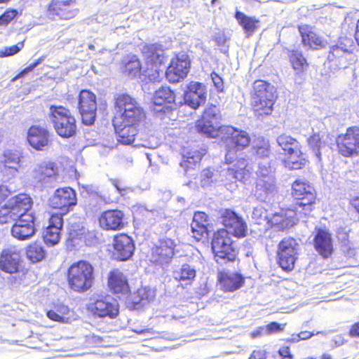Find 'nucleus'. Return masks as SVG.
<instances>
[{
    "mask_svg": "<svg viewBox=\"0 0 359 359\" xmlns=\"http://www.w3.org/2000/svg\"><path fill=\"white\" fill-rule=\"evenodd\" d=\"M198 128L208 137H221L226 149V163H232L236 158V153L245 149L250 143V137L246 131L232 126H223L217 129L211 125L201 122L198 124Z\"/></svg>",
    "mask_w": 359,
    "mask_h": 359,
    "instance_id": "1",
    "label": "nucleus"
},
{
    "mask_svg": "<svg viewBox=\"0 0 359 359\" xmlns=\"http://www.w3.org/2000/svg\"><path fill=\"white\" fill-rule=\"evenodd\" d=\"M144 116L142 108L128 95H121L116 98L114 126L124 123L137 127Z\"/></svg>",
    "mask_w": 359,
    "mask_h": 359,
    "instance_id": "2",
    "label": "nucleus"
},
{
    "mask_svg": "<svg viewBox=\"0 0 359 359\" xmlns=\"http://www.w3.org/2000/svg\"><path fill=\"white\" fill-rule=\"evenodd\" d=\"M276 98V90L273 85L261 80L254 83L251 105L256 116L271 114Z\"/></svg>",
    "mask_w": 359,
    "mask_h": 359,
    "instance_id": "3",
    "label": "nucleus"
},
{
    "mask_svg": "<svg viewBox=\"0 0 359 359\" xmlns=\"http://www.w3.org/2000/svg\"><path fill=\"white\" fill-rule=\"evenodd\" d=\"M68 284L76 292H86L93 285L94 268L86 261L74 263L68 269Z\"/></svg>",
    "mask_w": 359,
    "mask_h": 359,
    "instance_id": "4",
    "label": "nucleus"
},
{
    "mask_svg": "<svg viewBox=\"0 0 359 359\" xmlns=\"http://www.w3.org/2000/svg\"><path fill=\"white\" fill-rule=\"evenodd\" d=\"M276 142L287 156V159L284 161L287 168L298 170L306 165V156L302 151V145L295 138L282 134L277 137Z\"/></svg>",
    "mask_w": 359,
    "mask_h": 359,
    "instance_id": "5",
    "label": "nucleus"
},
{
    "mask_svg": "<svg viewBox=\"0 0 359 359\" xmlns=\"http://www.w3.org/2000/svg\"><path fill=\"white\" fill-rule=\"evenodd\" d=\"M48 118L58 135L62 137H70L76 134V124L75 118L69 110L62 106L51 105Z\"/></svg>",
    "mask_w": 359,
    "mask_h": 359,
    "instance_id": "6",
    "label": "nucleus"
},
{
    "mask_svg": "<svg viewBox=\"0 0 359 359\" xmlns=\"http://www.w3.org/2000/svg\"><path fill=\"white\" fill-rule=\"evenodd\" d=\"M142 53L144 56L146 67L144 72L149 81H160L163 73L160 66L166 61L165 50L161 45L151 44L144 46Z\"/></svg>",
    "mask_w": 359,
    "mask_h": 359,
    "instance_id": "7",
    "label": "nucleus"
},
{
    "mask_svg": "<svg viewBox=\"0 0 359 359\" xmlns=\"http://www.w3.org/2000/svg\"><path fill=\"white\" fill-rule=\"evenodd\" d=\"M211 244L217 262L224 264L236 259V252L228 230L219 229L215 233Z\"/></svg>",
    "mask_w": 359,
    "mask_h": 359,
    "instance_id": "8",
    "label": "nucleus"
},
{
    "mask_svg": "<svg viewBox=\"0 0 359 359\" xmlns=\"http://www.w3.org/2000/svg\"><path fill=\"white\" fill-rule=\"evenodd\" d=\"M32 206L31 198L26 194H20L11 198L0 209V224L13 222L22 213L27 212Z\"/></svg>",
    "mask_w": 359,
    "mask_h": 359,
    "instance_id": "9",
    "label": "nucleus"
},
{
    "mask_svg": "<svg viewBox=\"0 0 359 359\" xmlns=\"http://www.w3.org/2000/svg\"><path fill=\"white\" fill-rule=\"evenodd\" d=\"M292 195L298 201L295 206L297 211L307 215L312 210V204L316 198L314 189L305 182L296 180L292 184Z\"/></svg>",
    "mask_w": 359,
    "mask_h": 359,
    "instance_id": "10",
    "label": "nucleus"
},
{
    "mask_svg": "<svg viewBox=\"0 0 359 359\" xmlns=\"http://www.w3.org/2000/svg\"><path fill=\"white\" fill-rule=\"evenodd\" d=\"M299 245L290 237L283 238L278 244V257L280 267L286 271H292L298 259Z\"/></svg>",
    "mask_w": 359,
    "mask_h": 359,
    "instance_id": "11",
    "label": "nucleus"
},
{
    "mask_svg": "<svg viewBox=\"0 0 359 359\" xmlns=\"http://www.w3.org/2000/svg\"><path fill=\"white\" fill-rule=\"evenodd\" d=\"M88 311L97 318H116L119 312L118 303L111 297L92 298L87 306Z\"/></svg>",
    "mask_w": 359,
    "mask_h": 359,
    "instance_id": "12",
    "label": "nucleus"
},
{
    "mask_svg": "<svg viewBox=\"0 0 359 359\" xmlns=\"http://www.w3.org/2000/svg\"><path fill=\"white\" fill-rule=\"evenodd\" d=\"M34 180L41 186L53 187L60 179L58 168L52 161L37 164L32 172Z\"/></svg>",
    "mask_w": 359,
    "mask_h": 359,
    "instance_id": "13",
    "label": "nucleus"
},
{
    "mask_svg": "<svg viewBox=\"0 0 359 359\" xmlns=\"http://www.w3.org/2000/svg\"><path fill=\"white\" fill-rule=\"evenodd\" d=\"M338 151L348 157L359 153V128L349 127L344 134L339 135L336 140Z\"/></svg>",
    "mask_w": 359,
    "mask_h": 359,
    "instance_id": "14",
    "label": "nucleus"
},
{
    "mask_svg": "<svg viewBox=\"0 0 359 359\" xmlns=\"http://www.w3.org/2000/svg\"><path fill=\"white\" fill-rule=\"evenodd\" d=\"M78 108L85 125H92L95 120L97 102L95 95L86 90H83L79 95Z\"/></svg>",
    "mask_w": 359,
    "mask_h": 359,
    "instance_id": "15",
    "label": "nucleus"
},
{
    "mask_svg": "<svg viewBox=\"0 0 359 359\" xmlns=\"http://www.w3.org/2000/svg\"><path fill=\"white\" fill-rule=\"evenodd\" d=\"M77 198L75 191L70 187L60 188L55 191L49 199L50 205L55 209H60L65 212L76 205Z\"/></svg>",
    "mask_w": 359,
    "mask_h": 359,
    "instance_id": "16",
    "label": "nucleus"
},
{
    "mask_svg": "<svg viewBox=\"0 0 359 359\" xmlns=\"http://www.w3.org/2000/svg\"><path fill=\"white\" fill-rule=\"evenodd\" d=\"M190 61L188 55L182 53L172 59L165 72L167 79L172 83L179 82L185 78L189 72Z\"/></svg>",
    "mask_w": 359,
    "mask_h": 359,
    "instance_id": "17",
    "label": "nucleus"
},
{
    "mask_svg": "<svg viewBox=\"0 0 359 359\" xmlns=\"http://www.w3.org/2000/svg\"><path fill=\"white\" fill-rule=\"evenodd\" d=\"M303 214L294 210H282L279 213L273 214L267 220V229L275 227L278 230H285L292 226L296 221L303 218Z\"/></svg>",
    "mask_w": 359,
    "mask_h": 359,
    "instance_id": "18",
    "label": "nucleus"
},
{
    "mask_svg": "<svg viewBox=\"0 0 359 359\" xmlns=\"http://www.w3.org/2000/svg\"><path fill=\"white\" fill-rule=\"evenodd\" d=\"M206 97L207 88L205 85L196 81L189 83L184 95L185 103L195 109L205 102Z\"/></svg>",
    "mask_w": 359,
    "mask_h": 359,
    "instance_id": "19",
    "label": "nucleus"
},
{
    "mask_svg": "<svg viewBox=\"0 0 359 359\" xmlns=\"http://www.w3.org/2000/svg\"><path fill=\"white\" fill-rule=\"evenodd\" d=\"M11 229L12 235L18 240L24 241L30 238L35 233L34 217L27 212L20 216Z\"/></svg>",
    "mask_w": 359,
    "mask_h": 359,
    "instance_id": "20",
    "label": "nucleus"
},
{
    "mask_svg": "<svg viewBox=\"0 0 359 359\" xmlns=\"http://www.w3.org/2000/svg\"><path fill=\"white\" fill-rule=\"evenodd\" d=\"M174 241L170 238H163L152 248L151 261L159 264L169 263L174 255Z\"/></svg>",
    "mask_w": 359,
    "mask_h": 359,
    "instance_id": "21",
    "label": "nucleus"
},
{
    "mask_svg": "<svg viewBox=\"0 0 359 359\" xmlns=\"http://www.w3.org/2000/svg\"><path fill=\"white\" fill-rule=\"evenodd\" d=\"M27 141L30 146L36 150L43 151L51 143L50 134L44 127L32 126L27 133Z\"/></svg>",
    "mask_w": 359,
    "mask_h": 359,
    "instance_id": "22",
    "label": "nucleus"
},
{
    "mask_svg": "<svg viewBox=\"0 0 359 359\" xmlns=\"http://www.w3.org/2000/svg\"><path fill=\"white\" fill-rule=\"evenodd\" d=\"M222 222L230 234L236 237H244L247 231V225L241 217H239L234 212L225 210L222 213Z\"/></svg>",
    "mask_w": 359,
    "mask_h": 359,
    "instance_id": "23",
    "label": "nucleus"
},
{
    "mask_svg": "<svg viewBox=\"0 0 359 359\" xmlns=\"http://www.w3.org/2000/svg\"><path fill=\"white\" fill-rule=\"evenodd\" d=\"M21 262L20 252L15 248L4 250L0 257V269L9 273L18 271Z\"/></svg>",
    "mask_w": 359,
    "mask_h": 359,
    "instance_id": "24",
    "label": "nucleus"
},
{
    "mask_svg": "<svg viewBox=\"0 0 359 359\" xmlns=\"http://www.w3.org/2000/svg\"><path fill=\"white\" fill-rule=\"evenodd\" d=\"M100 224L107 230H120L125 226V215L119 210L104 211L100 217Z\"/></svg>",
    "mask_w": 359,
    "mask_h": 359,
    "instance_id": "25",
    "label": "nucleus"
},
{
    "mask_svg": "<svg viewBox=\"0 0 359 359\" xmlns=\"http://www.w3.org/2000/svg\"><path fill=\"white\" fill-rule=\"evenodd\" d=\"M63 225V219L60 215H53L49 219V224L43 232L44 242L50 246L60 241V231Z\"/></svg>",
    "mask_w": 359,
    "mask_h": 359,
    "instance_id": "26",
    "label": "nucleus"
},
{
    "mask_svg": "<svg viewBox=\"0 0 359 359\" xmlns=\"http://www.w3.org/2000/svg\"><path fill=\"white\" fill-rule=\"evenodd\" d=\"M113 246L117 258L120 260L129 259L135 249L131 238L123 233L114 237Z\"/></svg>",
    "mask_w": 359,
    "mask_h": 359,
    "instance_id": "27",
    "label": "nucleus"
},
{
    "mask_svg": "<svg viewBox=\"0 0 359 359\" xmlns=\"http://www.w3.org/2000/svg\"><path fill=\"white\" fill-rule=\"evenodd\" d=\"M298 29L302 36V42L304 46H308L312 49H318L325 46L326 42L313 32L311 26L303 25L299 26Z\"/></svg>",
    "mask_w": 359,
    "mask_h": 359,
    "instance_id": "28",
    "label": "nucleus"
},
{
    "mask_svg": "<svg viewBox=\"0 0 359 359\" xmlns=\"http://www.w3.org/2000/svg\"><path fill=\"white\" fill-rule=\"evenodd\" d=\"M74 0H52L48 8L49 15H57L63 19L74 18L76 13V9H69Z\"/></svg>",
    "mask_w": 359,
    "mask_h": 359,
    "instance_id": "29",
    "label": "nucleus"
},
{
    "mask_svg": "<svg viewBox=\"0 0 359 359\" xmlns=\"http://www.w3.org/2000/svg\"><path fill=\"white\" fill-rule=\"evenodd\" d=\"M314 245L320 255L323 257H328L333 250L330 233L325 230L318 229L314 238Z\"/></svg>",
    "mask_w": 359,
    "mask_h": 359,
    "instance_id": "30",
    "label": "nucleus"
},
{
    "mask_svg": "<svg viewBox=\"0 0 359 359\" xmlns=\"http://www.w3.org/2000/svg\"><path fill=\"white\" fill-rule=\"evenodd\" d=\"M22 153L20 151H7L4 154L3 172L6 174L15 175L22 167Z\"/></svg>",
    "mask_w": 359,
    "mask_h": 359,
    "instance_id": "31",
    "label": "nucleus"
},
{
    "mask_svg": "<svg viewBox=\"0 0 359 359\" xmlns=\"http://www.w3.org/2000/svg\"><path fill=\"white\" fill-rule=\"evenodd\" d=\"M276 192V181L274 177L258 178L255 190V196L262 201H265Z\"/></svg>",
    "mask_w": 359,
    "mask_h": 359,
    "instance_id": "32",
    "label": "nucleus"
},
{
    "mask_svg": "<svg viewBox=\"0 0 359 359\" xmlns=\"http://www.w3.org/2000/svg\"><path fill=\"white\" fill-rule=\"evenodd\" d=\"M208 217L203 212H195L191 223V229L194 237L201 240L203 237L208 236Z\"/></svg>",
    "mask_w": 359,
    "mask_h": 359,
    "instance_id": "33",
    "label": "nucleus"
},
{
    "mask_svg": "<svg viewBox=\"0 0 359 359\" xmlns=\"http://www.w3.org/2000/svg\"><path fill=\"white\" fill-rule=\"evenodd\" d=\"M219 280L224 291L233 292L244 285V278L238 273H221Z\"/></svg>",
    "mask_w": 359,
    "mask_h": 359,
    "instance_id": "34",
    "label": "nucleus"
},
{
    "mask_svg": "<svg viewBox=\"0 0 359 359\" xmlns=\"http://www.w3.org/2000/svg\"><path fill=\"white\" fill-rule=\"evenodd\" d=\"M109 286L114 293L126 294L129 291V286L126 277L118 270H114L109 277Z\"/></svg>",
    "mask_w": 359,
    "mask_h": 359,
    "instance_id": "35",
    "label": "nucleus"
},
{
    "mask_svg": "<svg viewBox=\"0 0 359 359\" xmlns=\"http://www.w3.org/2000/svg\"><path fill=\"white\" fill-rule=\"evenodd\" d=\"M351 54L346 45L344 46L337 45L332 46L331 50L327 56V59L330 62L336 61L339 68L346 67L348 62H346V57Z\"/></svg>",
    "mask_w": 359,
    "mask_h": 359,
    "instance_id": "36",
    "label": "nucleus"
},
{
    "mask_svg": "<svg viewBox=\"0 0 359 359\" xmlns=\"http://www.w3.org/2000/svg\"><path fill=\"white\" fill-rule=\"evenodd\" d=\"M117 134V140L123 144H130L135 140L137 135V127L121 123V126H114Z\"/></svg>",
    "mask_w": 359,
    "mask_h": 359,
    "instance_id": "37",
    "label": "nucleus"
},
{
    "mask_svg": "<svg viewBox=\"0 0 359 359\" xmlns=\"http://www.w3.org/2000/svg\"><path fill=\"white\" fill-rule=\"evenodd\" d=\"M228 175L238 181L249 178L250 170L248 168L247 160L244 158L237 159L233 167L228 169Z\"/></svg>",
    "mask_w": 359,
    "mask_h": 359,
    "instance_id": "38",
    "label": "nucleus"
},
{
    "mask_svg": "<svg viewBox=\"0 0 359 359\" xmlns=\"http://www.w3.org/2000/svg\"><path fill=\"white\" fill-rule=\"evenodd\" d=\"M203 155L204 152L198 150H184L182 154L183 161L180 163V165L187 171L188 169L193 168L198 163Z\"/></svg>",
    "mask_w": 359,
    "mask_h": 359,
    "instance_id": "39",
    "label": "nucleus"
},
{
    "mask_svg": "<svg viewBox=\"0 0 359 359\" xmlns=\"http://www.w3.org/2000/svg\"><path fill=\"white\" fill-rule=\"evenodd\" d=\"M175 98V93L169 87L162 86L155 92L153 101L155 105L161 106L174 102Z\"/></svg>",
    "mask_w": 359,
    "mask_h": 359,
    "instance_id": "40",
    "label": "nucleus"
},
{
    "mask_svg": "<svg viewBox=\"0 0 359 359\" xmlns=\"http://www.w3.org/2000/svg\"><path fill=\"white\" fill-rule=\"evenodd\" d=\"M236 18L248 35H251L259 27V21L258 20L248 17L240 11L236 12Z\"/></svg>",
    "mask_w": 359,
    "mask_h": 359,
    "instance_id": "41",
    "label": "nucleus"
},
{
    "mask_svg": "<svg viewBox=\"0 0 359 359\" xmlns=\"http://www.w3.org/2000/svg\"><path fill=\"white\" fill-rule=\"evenodd\" d=\"M144 70H145V67H142L139 59L135 55L128 57L125 64V73L131 77H136L142 73L145 75Z\"/></svg>",
    "mask_w": 359,
    "mask_h": 359,
    "instance_id": "42",
    "label": "nucleus"
},
{
    "mask_svg": "<svg viewBox=\"0 0 359 359\" xmlns=\"http://www.w3.org/2000/svg\"><path fill=\"white\" fill-rule=\"evenodd\" d=\"M196 270L189 264H184L181 268L175 271V278L180 283L190 284L196 277Z\"/></svg>",
    "mask_w": 359,
    "mask_h": 359,
    "instance_id": "43",
    "label": "nucleus"
},
{
    "mask_svg": "<svg viewBox=\"0 0 359 359\" xmlns=\"http://www.w3.org/2000/svg\"><path fill=\"white\" fill-rule=\"evenodd\" d=\"M322 138L323 136L319 133H315L307 140L309 147L318 159H320V149L325 144Z\"/></svg>",
    "mask_w": 359,
    "mask_h": 359,
    "instance_id": "44",
    "label": "nucleus"
},
{
    "mask_svg": "<svg viewBox=\"0 0 359 359\" xmlns=\"http://www.w3.org/2000/svg\"><path fill=\"white\" fill-rule=\"evenodd\" d=\"M27 256L33 262L42 260L45 257V251L38 243L30 245L27 249Z\"/></svg>",
    "mask_w": 359,
    "mask_h": 359,
    "instance_id": "45",
    "label": "nucleus"
},
{
    "mask_svg": "<svg viewBox=\"0 0 359 359\" xmlns=\"http://www.w3.org/2000/svg\"><path fill=\"white\" fill-rule=\"evenodd\" d=\"M290 58L293 68L297 71L303 72L308 66L306 60L299 51H292Z\"/></svg>",
    "mask_w": 359,
    "mask_h": 359,
    "instance_id": "46",
    "label": "nucleus"
},
{
    "mask_svg": "<svg viewBox=\"0 0 359 359\" xmlns=\"http://www.w3.org/2000/svg\"><path fill=\"white\" fill-rule=\"evenodd\" d=\"M137 296L139 298L138 303L143 306L154 299L156 292L152 288L142 287L137 290Z\"/></svg>",
    "mask_w": 359,
    "mask_h": 359,
    "instance_id": "47",
    "label": "nucleus"
},
{
    "mask_svg": "<svg viewBox=\"0 0 359 359\" xmlns=\"http://www.w3.org/2000/svg\"><path fill=\"white\" fill-rule=\"evenodd\" d=\"M257 159L268 160L270 156V145L269 141L262 140L259 145L254 147Z\"/></svg>",
    "mask_w": 359,
    "mask_h": 359,
    "instance_id": "48",
    "label": "nucleus"
},
{
    "mask_svg": "<svg viewBox=\"0 0 359 359\" xmlns=\"http://www.w3.org/2000/svg\"><path fill=\"white\" fill-rule=\"evenodd\" d=\"M269 217V215L267 211L261 206L255 208L252 213V219L258 224L266 223V228H267Z\"/></svg>",
    "mask_w": 359,
    "mask_h": 359,
    "instance_id": "49",
    "label": "nucleus"
},
{
    "mask_svg": "<svg viewBox=\"0 0 359 359\" xmlns=\"http://www.w3.org/2000/svg\"><path fill=\"white\" fill-rule=\"evenodd\" d=\"M259 178L274 177L273 169L269 160L259 161L258 162Z\"/></svg>",
    "mask_w": 359,
    "mask_h": 359,
    "instance_id": "50",
    "label": "nucleus"
},
{
    "mask_svg": "<svg viewBox=\"0 0 359 359\" xmlns=\"http://www.w3.org/2000/svg\"><path fill=\"white\" fill-rule=\"evenodd\" d=\"M217 115V109L215 106H211V107H208V109H206L205 111H204L203 120L199 121L196 124V128H197L198 131L202 133L198 128V124L201 122H202L206 125H211L212 127H214L212 126V124L210 123V119L216 118Z\"/></svg>",
    "mask_w": 359,
    "mask_h": 359,
    "instance_id": "51",
    "label": "nucleus"
},
{
    "mask_svg": "<svg viewBox=\"0 0 359 359\" xmlns=\"http://www.w3.org/2000/svg\"><path fill=\"white\" fill-rule=\"evenodd\" d=\"M24 47V41L18 43L9 47H4L0 50V57H8L18 53Z\"/></svg>",
    "mask_w": 359,
    "mask_h": 359,
    "instance_id": "52",
    "label": "nucleus"
},
{
    "mask_svg": "<svg viewBox=\"0 0 359 359\" xmlns=\"http://www.w3.org/2000/svg\"><path fill=\"white\" fill-rule=\"evenodd\" d=\"M214 181V172L210 168L203 170L201 174V184L202 187H207Z\"/></svg>",
    "mask_w": 359,
    "mask_h": 359,
    "instance_id": "53",
    "label": "nucleus"
},
{
    "mask_svg": "<svg viewBox=\"0 0 359 359\" xmlns=\"http://www.w3.org/2000/svg\"><path fill=\"white\" fill-rule=\"evenodd\" d=\"M86 233V229L82 226L81 228H75L72 226L69 230V238L74 242L77 240H83Z\"/></svg>",
    "mask_w": 359,
    "mask_h": 359,
    "instance_id": "54",
    "label": "nucleus"
},
{
    "mask_svg": "<svg viewBox=\"0 0 359 359\" xmlns=\"http://www.w3.org/2000/svg\"><path fill=\"white\" fill-rule=\"evenodd\" d=\"M18 14V11L15 9L6 11L0 16V25L7 26L8 23L13 20Z\"/></svg>",
    "mask_w": 359,
    "mask_h": 359,
    "instance_id": "55",
    "label": "nucleus"
},
{
    "mask_svg": "<svg viewBox=\"0 0 359 359\" xmlns=\"http://www.w3.org/2000/svg\"><path fill=\"white\" fill-rule=\"evenodd\" d=\"M215 42L217 45L220 47L222 52L225 53L228 51V39L223 33H218L215 36Z\"/></svg>",
    "mask_w": 359,
    "mask_h": 359,
    "instance_id": "56",
    "label": "nucleus"
},
{
    "mask_svg": "<svg viewBox=\"0 0 359 359\" xmlns=\"http://www.w3.org/2000/svg\"><path fill=\"white\" fill-rule=\"evenodd\" d=\"M213 85L218 93L224 92V85L222 78L215 72L210 74Z\"/></svg>",
    "mask_w": 359,
    "mask_h": 359,
    "instance_id": "57",
    "label": "nucleus"
},
{
    "mask_svg": "<svg viewBox=\"0 0 359 359\" xmlns=\"http://www.w3.org/2000/svg\"><path fill=\"white\" fill-rule=\"evenodd\" d=\"M43 61V57H40L34 63L29 65L27 67H26L24 70H22L20 73H19L13 80H16L18 79L25 76L28 73L32 72L34 68H36L39 64H41Z\"/></svg>",
    "mask_w": 359,
    "mask_h": 359,
    "instance_id": "58",
    "label": "nucleus"
},
{
    "mask_svg": "<svg viewBox=\"0 0 359 359\" xmlns=\"http://www.w3.org/2000/svg\"><path fill=\"white\" fill-rule=\"evenodd\" d=\"M48 318L52 320L59 323H67V318L60 315L55 309L50 310L46 313Z\"/></svg>",
    "mask_w": 359,
    "mask_h": 359,
    "instance_id": "59",
    "label": "nucleus"
},
{
    "mask_svg": "<svg viewBox=\"0 0 359 359\" xmlns=\"http://www.w3.org/2000/svg\"><path fill=\"white\" fill-rule=\"evenodd\" d=\"M266 334H271L273 332H280L283 330L281 325L276 322H272L265 327Z\"/></svg>",
    "mask_w": 359,
    "mask_h": 359,
    "instance_id": "60",
    "label": "nucleus"
},
{
    "mask_svg": "<svg viewBox=\"0 0 359 359\" xmlns=\"http://www.w3.org/2000/svg\"><path fill=\"white\" fill-rule=\"evenodd\" d=\"M266 351L264 349H258L252 351L249 359H266Z\"/></svg>",
    "mask_w": 359,
    "mask_h": 359,
    "instance_id": "61",
    "label": "nucleus"
},
{
    "mask_svg": "<svg viewBox=\"0 0 359 359\" xmlns=\"http://www.w3.org/2000/svg\"><path fill=\"white\" fill-rule=\"evenodd\" d=\"M279 355L283 359H292L293 355L290 353V350L288 346H285L279 349Z\"/></svg>",
    "mask_w": 359,
    "mask_h": 359,
    "instance_id": "62",
    "label": "nucleus"
},
{
    "mask_svg": "<svg viewBox=\"0 0 359 359\" xmlns=\"http://www.w3.org/2000/svg\"><path fill=\"white\" fill-rule=\"evenodd\" d=\"M11 194L6 186H0V203H1Z\"/></svg>",
    "mask_w": 359,
    "mask_h": 359,
    "instance_id": "63",
    "label": "nucleus"
},
{
    "mask_svg": "<svg viewBox=\"0 0 359 359\" xmlns=\"http://www.w3.org/2000/svg\"><path fill=\"white\" fill-rule=\"evenodd\" d=\"M55 310L60 315L63 316L65 317H66V316L69 313V311L68 307L66 306H64V305H61V306H58L55 307Z\"/></svg>",
    "mask_w": 359,
    "mask_h": 359,
    "instance_id": "64",
    "label": "nucleus"
}]
</instances>
